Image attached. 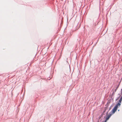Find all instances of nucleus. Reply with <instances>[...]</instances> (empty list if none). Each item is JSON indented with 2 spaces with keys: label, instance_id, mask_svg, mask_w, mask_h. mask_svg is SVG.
Returning a JSON list of instances; mask_svg holds the SVG:
<instances>
[{
  "label": "nucleus",
  "instance_id": "f257e3e1",
  "mask_svg": "<svg viewBox=\"0 0 122 122\" xmlns=\"http://www.w3.org/2000/svg\"><path fill=\"white\" fill-rule=\"evenodd\" d=\"M117 109V106L115 107L112 110V112L113 114H114L115 113Z\"/></svg>",
  "mask_w": 122,
  "mask_h": 122
},
{
  "label": "nucleus",
  "instance_id": "f03ea898",
  "mask_svg": "<svg viewBox=\"0 0 122 122\" xmlns=\"http://www.w3.org/2000/svg\"><path fill=\"white\" fill-rule=\"evenodd\" d=\"M111 115L112 114H110L108 115L106 117V120L107 121L109 119V118L110 117H111Z\"/></svg>",
  "mask_w": 122,
  "mask_h": 122
},
{
  "label": "nucleus",
  "instance_id": "7ed1b4c3",
  "mask_svg": "<svg viewBox=\"0 0 122 122\" xmlns=\"http://www.w3.org/2000/svg\"><path fill=\"white\" fill-rule=\"evenodd\" d=\"M121 104V103H120L118 102V103L115 106H117V107L118 108V106H120Z\"/></svg>",
  "mask_w": 122,
  "mask_h": 122
},
{
  "label": "nucleus",
  "instance_id": "20e7f679",
  "mask_svg": "<svg viewBox=\"0 0 122 122\" xmlns=\"http://www.w3.org/2000/svg\"><path fill=\"white\" fill-rule=\"evenodd\" d=\"M122 100V97H121V98L119 100L118 102L121 103Z\"/></svg>",
  "mask_w": 122,
  "mask_h": 122
},
{
  "label": "nucleus",
  "instance_id": "39448f33",
  "mask_svg": "<svg viewBox=\"0 0 122 122\" xmlns=\"http://www.w3.org/2000/svg\"><path fill=\"white\" fill-rule=\"evenodd\" d=\"M107 121V120H106L104 122H106Z\"/></svg>",
  "mask_w": 122,
  "mask_h": 122
}]
</instances>
